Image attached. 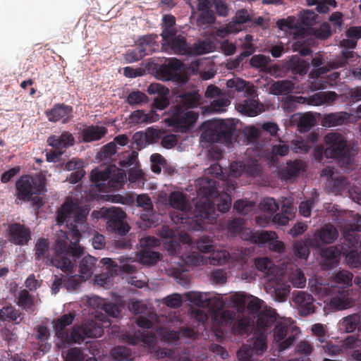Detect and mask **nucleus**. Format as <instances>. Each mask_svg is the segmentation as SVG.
Listing matches in <instances>:
<instances>
[{
	"label": "nucleus",
	"instance_id": "f257e3e1",
	"mask_svg": "<svg viewBox=\"0 0 361 361\" xmlns=\"http://www.w3.org/2000/svg\"><path fill=\"white\" fill-rule=\"evenodd\" d=\"M89 209L79 207L76 201H66L57 212L56 221L62 225L66 222L69 235L63 231L56 233L53 245V255L49 253V243L47 238H39L35 246L36 260L45 261L47 264L61 269L63 272L71 273L75 263L83 252L79 245L81 232L87 229V216Z\"/></svg>",
	"mask_w": 361,
	"mask_h": 361
},
{
	"label": "nucleus",
	"instance_id": "f03ea898",
	"mask_svg": "<svg viewBox=\"0 0 361 361\" xmlns=\"http://www.w3.org/2000/svg\"><path fill=\"white\" fill-rule=\"evenodd\" d=\"M200 96L195 92H188L177 97V104L171 109L169 122L171 126L181 128L182 130L189 129L197 120L199 114L189 109L197 107L200 104Z\"/></svg>",
	"mask_w": 361,
	"mask_h": 361
},
{
	"label": "nucleus",
	"instance_id": "7ed1b4c3",
	"mask_svg": "<svg viewBox=\"0 0 361 361\" xmlns=\"http://www.w3.org/2000/svg\"><path fill=\"white\" fill-rule=\"evenodd\" d=\"M325 157L334 159L343 165L350 166L353 161V147L344 136L337 132L327 133L324 137Z\"/></svg>",
	"mask_w": 361,
	"mask_h": 361
},
{
	"label": "nucleus",
	"instance_id": "20e7f679",
	"mask_svg": "<svg viewBox=\"0 0 361 361\" xmlns=\"http://www.w3.org/2000/svg\"><path fill=\"white\" fill-rule=\"evenodd\" d=\"M126 180V173L123 169L110 166L104 170L94 169L90 173V180L100 192L118 190Z\"/></svg>",
	"mask_w": 361,
	"mask_h": 361
},
{
	"label": "nucleus",
	"instance_id": "39448f33",
	"mask_svg": "<svg viewBox=\"0 0 361 361\" xmlns=\"http://www.w3.org/2000/svg\"><path fill=\"white\" fill-rule=\"evenodd\" d=\"M17 199L23 202L35 201L33 195L42 194L45 190L42 180L30 175H23L16 183Z\"/></svg>",
	"mask_w": 361,
	"mask_h": 361
},
{
	"label": "nucleus",
	"instance_id": "423d86ee",
	"mask_svg": "<svg viewBox=\"0 0 361 361\" xmlns=\"http://www.w3.org/2000/svg\"><path fill=\"white\" fill-rule=\"evenodd\" d=\"M267 335L264 331H255L248 343L238 351L240 361H253L254 355H262L267 349Z\"/></svg>",
	"mask_w": 361,
	"mask_h": 361
},
{
	"label": "nucleus",
	"instance_id": "0eeeda50",
	"mask_svg": "<svg viewBox=\"0 0 361 361\" xmlns=\"http://www.w3.org/2000/svg\"><path fill=\"white\" fill-rule=\"evenodd\" d=\"M235 126L224 121H219L214 128L205 130L201 134V140L203 142L215 143L219 142H230Z\"/></svg>",
	"mask_w": 361,
	"mask_h": 361
},
{
	"label": "nucleus",
	"instance_id": "6e6552de",
	"mask_svg": "<svg viewBox=\"0 0 361 361\" xmlns=\"http://www.w3.org/2000/svg\"><path fill=\"white\" fill-rule=\"evenodd\" d=\"M104 216L107 219V229L121 236H124L130 231L129 225L124 221L126 213L119 208L111 207L106 209Z\"/></svg>",
	"mask_w": 361,
	"mask_h": 361
},
{
	"label": "nucleus",
	"instance_id": "1a4fd4ad",
	"mask_svg": "<svg viewBox=\"0 0 361 361\" xmlns=\"http://www.w3.org/2000/svg\"><path fill=\"white\" fill-rule=\"evenodd\" d=\"M103 333V326L100 322L90 320L81 326H74L71 331V337L73 343H80L86 338H98Z\"/></svg>",
	"mask_w": 361,
	"mask_h": 361
},
{
	"label": "nucleus",
	"instance_id": "9d476101",
	"mask_svg": "<svg viewBox=\"0 0 361 361\" xmlns=\"http://www.w3.org/2000/svg\"><path fill=\"white\" fill-rule=\"evenodd\" d=\"M251 242L257 244L268 243V247L270 250L281 253L285 250V245L281 240H277L278 235L275 231H260L257 232H250L247 238Z\"/></svg>",
	"mask_w": 361,
	"mask_h": 361
},
{
	"label": "nucleus",
	"instance_id": "9b49d317",
	"mask_svg": "<svg viewBox=\"0 0 361 361\" xmlns=\"http://www.w3.org/2000/svg\"><path fill=\"white\" fill-rule=\"evenodd\" d=\"M182 68L183 63L177 59H172L167 63L159 66L157 73L164 81L181 82L183 79Z\"/></svg>",
	"mask_w": 361,
	"mask_h": 361
},
{
	"label": "nucleus",
	"instance_id": "f8f14e48",
	"mask_svg": "<svg viewBox=\"0 0 361 361\" xmlns=\"http://www.w3.org/2000/svg\"><path fill=\"white\" fill-rule=\"evenodd\" d=\"M48 120L56 123L61 121L63 124L70 123L73 118V108L63 103L56 104L50 109L45 111Z\"/></svg>",
	"mask_w": 361,
	"mask_h": 361
},
{
	"label": "nucleus",
	"instance_id": "ddd939ff",
	"mask_svg": "<svg viewBox=\"0 0 361 361\" xmlns=\"http://www.w3.org/2000/svg\"><path fill=\"white\" fill-rule=\"evenodd\" d=\"M337 235L338 232L335 227L328 224L317 231L312 238H307V242L311 247L317 248L323 244L333 243Z\"/></svg>",
	"mask_w": 361,
	"mask_h": 361
},
{
	"label": "nucleus",
	"instance_id": "4468645a",
	"mask_svg": "<svg viewBox=\"0 0 361 361\" xmlns=\"http://www.w3.org/2000/svg\"><path fill=\"white\" fill-rule=\"evenodd\" d=\"M154 45V37L152 35H145L140 39L136 48L129 50L126 59L130 62L138 61L148 55Z\"/></svg>",
	"mask_w": 361,
	"mask_h": 361
},
{
	"label": "nucleus",
	"instance_id": "2eb2a0df",
	"mask_svg": "<svg viewBox=\"0 0 361 361\" xmlns=\"http://www.w3.org/2000/svg\"><path fill=\"white\" fill-rule=\"evenodd\" d=\"M216 193V188L215 184L204 192L206 198L197 202L195 204V212L203 219L212 220L214 219L215 206L211 201L212 197Z\"/></svg>",
	"mask_w": 361,
	"mask_h": 361
},
{
	"label": "nucleus",
	"instance_id": "dca6fc26",
	"mask_svg": "<svg viewBox=\"0 0 361 361\" xmlns=\"http://www.w3.org/2000/svg\"><path fill=\"white\" fill-rule=\"evenodd\" d=\"M9 240L18 245H27L31 240V232L29 228L20 223H13L8 228Z\"/></svg>",
	"mask_w": 361,
	"mask_h": 361
},
{
	"label": "nucleus",
	"instance_id": "f3484780",
	"mask_svg": "<svg viewBox=\"0 0 361 361\" xmlns=\"http://www.w3.org/2000/svg\"><path fill=\"white\" fill-rule=\"evenodd\" d=\"M75 319L73 314H66L62 315L54 323L56 336L65 344L73 343L72 341L71 333L69 334L67 326L71 325Z\"/></svg>",
	"mask_w": 361,
	"mask_h": 361
},
{
	"label": "nucleus",
	"instance_id": "a211bd4d",
	"mask_svg": "<svg viewBox=\"0 0 361 361\" xmlns=\"http://www.w3.org/2000/svg\"><path fill=\"white\" fill-rule=\"evenodd\" d=\"M289 152V147L286 145H276L271 148L266 145H262L260 149H257L255 153V156L258 157H264L269 160L273 165L278 162V156H285Z\"/></svg>",
	"mask_w": 361,
	"mask_h": 361
},
{
	"label": "nucleus",
	"instance_id": "6ab92c4d",
	"mask_svg": "<svg viewBox=\"0 0 361 361\" xmlns=\"http://www.w3.org/2000/svg\"><path fill=\"white\" fill-rule=\"evenodd\" d=\"M293 301L298 306L300 314L302 316H307L315 312L314 300L312 295L304 291H298L294 297Z\"/></svg>",
	"mask_w": 361,
	"mask_h": 361
},
{
	"label": "nucleus",
	"instance_id": "aec40b11",
	"mask_svg": "<svg viewBox=\"0 0 361 361\" xmlns=\"http://www.w3.org/2000/svg\"><path fill=\"white\" fill-rule=\"evenodd\" d=\"M47 142L49 145L56 150L57 156H60L68 147L74 145L75 138L71 133L63 131L60 135H52L49 137Z\"/></svg>",
	"mask_w": 361,
	"mask_h": 361
},
{
	"label": "nucleus",
	"instance_id": "412c9836",
	"mask_svg": "<svg viewBox=\"0 0 361 361\" xmlns=\"http://www.w3.org/2000/svg\"><path fill=\"white\" fill-rule=\"evenodd\" d=\"M147 92L149 94H158L154 98L153 103V106L156 109L164 110L169 105V100L167 97L169 90L164 85L159 83H152L147 87Z\"/></svg>",
	"mask_w": 361,
	"mask_h": 361
},
{
	"label": "nucleus",
	"instance_id": "4be33fe9",
	"mask_svg": "<svg viewBox=\"0 0 361 361\" xmlns=\"http://www.w3.org/2000/svg\"><path fill=\"white\" fill-rule=\"evenodd\" d=\"M162 49L166 52L178 55L191 54L190 47L188 46L186 39L181 35H178L169 42H163Z\"/></svg>",
	"mask_w": 361,
	"mask_h": 361
},
{
	"label": "nucleus",
	"instance_id": "5701e85b",
	"mask_svg": "<svg viewBox=\"0 0 361 361\" xmlns=\"http://www.w3.org/2000/svg\"><path fill=\"white\" fill-rule=\"evenodd\" d=\"M233 317L232 314L226 312L222 316L228 323H233L232 329L235 334L247 335L252 332L254 322L250 318L243 317L233 322Z\"/></svg>",
	"mask_w": 361,
	"mask_h": 361
},
{
	"label": "nucleus",
	"instance_id": "b1692460",
	"mask_svg": "<svg viewBox=\"0 0 361 361\" xmlns=\"http://www.w3.org/2000/svg\"><path fill=\"white\" fill-rule=\"evenodd\" d=\"M212 2V0H200L198 8L201 12L197 18V26L205 28L215 22V15L210 9Z\"/></svg>",
	"mask_w": 361,
	"mask_h": 361
},
{
	"label": "nucleus",
	"instance_id": "393cba45",
	"mask_svg": "<svg viewBox=\"0 0 361 361\" xmlns=\"http://www.w3.org/2000/svg\"><path fill=\"white\" fill-rule=\"evenodd\" d=\"M288 326L282 323L277 324L274 329V339L279 343V348L281 351L288 348L295 341V337L290 335L288 337Z\"/></svg>",
	"mask_w": 361,
	"mask_h": 361
},
{
	"label": "nucleus",
	"instance_id": "a878e982",
	"mask_svg": "<svg viewBox=\"0 0 361 361\" xmlns=\"http://www.w3.org/2000/svg\"><path fill=\"white\" fill-rule=\"evenodd\" d=\"M305 165L300 159L289 161L286 166L278 169V176L281 180H289L297 176L301 171H305Z\"/></svg>",
	"mask_w": 361,
	"mask_h": 361
},
{
	"label": "nucleus",
	"instance_id": "bb28decb",
	"mask_svg": "<svg viewBox=\"0 0 361 361\" xmlns=\"http://www.w3.org/2000/svg\"><path fill=\"white\" fill-rule=\"evenodd\" d=\"M137 205L142 207L147 213L141 214V219L145 221L147 227H152L154 224L153 220V204L152 202L147 194H141L137 195L136 199Z\"/></svg>",
	"mask_w": 361,
	"mask_h": 361
},
{
	"label": "nucleus",
	"instance_id": "cd10ccee",
	"mask_svg": "<svg viewBox=\"0 0 361 361\" xmlns=\"http://www.w3.org/2000/svg\"><path fill=\"white\" fill-rule=\"evenodd\" d=\"M185 297L189 301L200 307H213L214 306V302L209 298V294L207 293L189 292L185 294ZM215 302L216 303L215 305L216 308L223 306V302L219 300Z\"/></svg>",
	"mask_w": 361,
	"mask_h": 361
},
{
	"label": "nucleus",
	"instance_id": "c85d7f7f",
	"mask_svg": "<svg viewBox=\"0 0 361 361\" xmlns=\"http://www.w3.org/2000/svg\"><path fill=\"white\" fill-rule=\"evenodd\" d=\"M340 251L334 246H330L322 251V267L329 270L336 267L339 262Z\"/></svg>",
	"mask_w": 361,
	"mask_h": 361
},
{
	"label": "nucleus",
	"instance_id": "c756f323",
	"mask_svg": "<svg viewBox=\"0 0 361 361\" xmlns=\"http://www.w3.org/2000/svg\"><path fill=\"white\" fill-rule=\"evenodd\" d=\"M245 221L242 218H235L232 220L229 221L226 224V228L228 233L232 235L235 236L238 234L242 239L245 240H250L248 238L250 232H254L253 231L245 229L244 227Z\"/></svg>",
	"mask_w": 361,
	"mask_h": 361
},
{
	"label": "nucleus",
	"instance_id": "7c9ffc66",
	"mask_svg": "<svg viewBox=\"0 0 361 361\" xmlns=\"http://www.w3.org/2000/svg\"><path fill=\"white\" fill-rule=\"evenodd\" d=\"M235 166L240 167V170L245 171L250 176H258L262 173V167L256 159H247L242 162H235L231 164L232 171H235Z\"/></svg>",
	"mask_w": 361,
	"mask_h": 361
},
{
	"label": "nucleus",
	"instance_id": "2f4dec72",
	"mask_svg": "<svg viewBox=\"0 0 361 361\" xmlns=\"http://www.w3.org/2000/svg\"><path fill=\"white\" fill-rule=\"evenodd\" d=\"M107 129L104 126L91 125L82 129L81 135L85 142L98 141L105 136Z\"/></svg>",
	"mask_w": 361,
	"mask_h": 361
},
{
	"label": "nucleus",
	"instance_id": "473e14b6",
	"mask_svg": "<svg viewBox=\"0 0 361 361\" xmlns=\"http://www.w3.org/2000/svg\"><path fill=\"white\" fill-rule=\"evenodd\" d=\"M245 135L246 137V140L248 144L253 145L254 147H249L247 149V154L248 155H254L257 149H260L262 145H265V144H259L258 142L259 139L262 137V132L259 129L255 128V126L249 127L246 128L245 132Z\"/></svg>",
	"mask_w": 361,
	"mask_h": 361
},
{
	"label": "nucleus",
	"instance_id": "72a5a7b5",
	"mask_svg": "<svg viewBox=\"0 0 361 361\" xmlns=\"http://www.w3.org/2000/svg\"><path fill=\"white\" fill-rule=\"evenodd\" d=\"M355 305V300L349 296L348 291L342 290L338 295L334 296L330 301L331 307L338 310H343L352 307Z\"/></svg>",
	"mask_w": 361,
	"mask_h": 361
},
{
	"label": "nucleus",
	"instance_id": "f704fd0d",
	"mask_svg": "<svg viewBox=\"0 0 361 361\" xmlns=\"http://www.w3.org/2000/svg\"><path fill=\"white\" fill-rule=\"evenodd\" d=\"M251 21L250 15L247 10L241 9L236 12L231 23L226 27L228 32H236L242 29V25L245 23Z\"/></svg>",
	"mask_w": 361,
	"mask_h": 361
},
{
	"label": "nucleus",
	"instance_id": "c9c22d12",
	"mask_svg": "<svg viewBox=\"0 0 361 361\" xmlns=\"http://www.w3.org/2000/svg\"><path fill=\"white\" fill-rule=\"evenodd\" d=\"M95 300L98 304V307L104 311L108 316L114 318L120 317L121 314V307L120 305L99 297H97Z\"/></svg>",
	"mask_w": 361,
	"mask_h": 361
},
{
	"label": "nucleus",
	"instance_id": "e433bc0d",
	"mask_svg": "<svg viewBox=\"0 0 361 361\" xmlns=\"http://www.w3.org/2000/svg\"><path fill=\"white\" fill-rule=\"evenodd\" d=\"M349 118L346 112L331 113L324 116L322 125L324 127H335L343 125Z\"/></svg>",
	"mask_w": 361,
	"mask_h": 361
},
{
	"label": "nucleus",
	"instance_id": "4c0bfd02",
	"mask_svg": "<svg viewBox=\"0 0 361 361\" xmlns=\"http://www.w3.org/2000/svg\"><path fill=\"white\" fill-rule=\"evenodd\" d=\"M169 204L174 209L180 212L187 211L189 207V203L185 194L180 192L174 191L170 194Z\"/></svg>",
	"mask_w": 361,
	"mask_h": 361
},
{
	"label": "nucleus",
	"instance_id": "58836bf2",
	"mask_svg": "<svg viewBox=\"0 0 361 361\" xmlns=\"http://www.w3.org/2000/svg\"><path fill=\"white\" fill-rule=\"evenodd\" d=\"M97 259L90 255L84 257L79 264V272L80 277L84 280L88 279L93 274Z\"/></svg>",
	"mask_w": 361,
	"mask_h": 361
},
{
	"label": "nucleus",
	"instance_id": "ea45409f",
	"mask_svg": "<svg viewBox=\"0 0 361 361\" xmlns=\"http://www.w3.org/2000/svg\"><path fill=\"white\" fill-rule=\"evenodd\" d=\"M276 321V317L271 311H262L258 314L256 326V331H265L267 329L271 326Z\"/></svg>",
	"mask_w": 361,
	"mask_h": 361
},
{
	"label": "nucleus",
	"instance_id": "a19ab883",
	"mask_svg": "<svg viewBox=\"0 0 361 361\" xmlns=\"http://www.w3.org/2000/svg\"><path fill=\"white\" fill-rule=\"evenodd\" d=\"M187 243L193 245L200 252L209 253L214 250V243L212 239L209 235H203L200 238L195 240V242L190 240Z\"/></svg>",
	"mask_w": 361,
	"mask_h": 361
},
{
	"label": "nucleus",
	"instance_id": "79ce46f5",
	"mask_svg": "<svg viewBox=\"0 0 361 361\" xmlns=\"http://www.w3.org/2000/svg\"><path fill=\"white\" fill-rule=\"evenodd\" d=\"M241 111L249 116H255L262 112V106L255 99H247L240 104Z\"/></svg>",
	"mask_w": 361,
	"mask_h": 361
},
{
	"label": "nucleus",
	"instance_id": "37998d69",
	"mask_svg": "<svg viewBox=\"0 0 361 361\" xmlns=\"http://www.w3.org/2000/svg\"><path fill=\"white\" fill-rule=\"evenodd\" d=\"M333 174L334 171L331 168L327 167L322 170V176L331 177V180L329 181V185L331 187L332 192H339L345 188V179L343 177L334 179L332 178Z\"/></svg>",
	"mask_w": 361,
	"mask_h": 361
},
{
	"label": "nucleus",
	"instance_id": "c03bdc74",
	"mask_svg": "<svg viewBox=\"0 0 361 361\" xmlns=\"http://www.w3.org/2000/svg\"><path fill=\"white\" fill-rule=\"evenodd\" d=\"M256 269L267 276L273 275L276 267L273 262L268 257H258L255 260Z\"/></svg>",
	"mask_w": 361,
	"mask_h": 361
},
{
	"label": "nucleus",
	"instance_id": "a18cd8bd",
	"mask_svg": "<svg viewBox=\"0 0 361 361\" xmlns=\"http://www.w3.org/2000/svg\"><path fill=\"white\" fill-rule=\"evenodd\" d=\"M288 67L293 73L303 75L308 71L309 63L299 59L298 57H293L289 61Z\"/></svg>",
	"mask_w": 361,
	"mask_h": 361
},
{
	"label": "nucleus",
	"instance_id": "49530a36",
	"mask_svg": "<svg viewBox=\"0 0 361 361\" xmlns=\"http://www.w3.org/2000/svg\"><path fill=\"white\" fill-rule=\"evenodd\" d=\"M337 97L334 92H319L313 94L310 98V104L312 105H321L324 103L334 102Z\"/></svg>",
	"mask_w": 361,
	"mask_h": 361
},
{
	"label": "nucleus",
	"instance_id": "de8ad7c7",
	"mask_svg": "<svg viewBox=\"0 0 361 361\" xmlns=\"http://www.w3.org/2000/svg\"><path fill=\"white\" fill-rule=\"evenodd\" d=\"M112 361H131L132 351L130 348L124 346H116L111 350Z\"/></svg>",
	"mask_w": 361,
	"mask_h": 361
},
{
	"label": "nucleus",
	"instance_id": "09e8293b",
	"mask_svg": "<svg viewBox=\"0 0 361 361\" xmlns=\"http://www.w3.org/2000/svg\"><path fill=\"white\" fill-rule=\"evenodd\" d=\"M353 277V274L349 271L341 270L333 276V281L336 283V286L345 288L352 285Z\"/></svg>",
	"mask_w": 361,
	"mask_h": 361
},
{
	"label": "nucleus",
	"instance_id": "8fccbe9b",
	"mask_svg": "<svg viewBox=\"0 0 361 361\" xmlns=\"http://www.w3.org/2000/svg\"><path fill=\"white\" fill-rule=\"evenodd\" d=\"M139 261L142 264L154 265L160 259V254L149 248H143L138 255Z\"/></svg>",
	"mask_w": 361,
	"mask_h": 361
},
{
	"label": "nucleus",
	"instance_id": "3c124183",
	"mask_svg": "<svg viewBox=\"0 0 361 361\" xmlns=\"http://www.w3.org/2000/svg\"><path fill=\"white\" fill-rule=\"evenodd\" d=\"M231 259L233 258L226 250H212L209 257L210 263L213 265H223Z\"/></svg>",
	"mask_w": 361,
	"mask_h": 361
},
{
	"label": "nucleus",
	"instance_id": "603ef678",
	"mask_svg": "<svg viewBox=\"0 0 361 361\" xmlns=\"http://www.w3.org/2000/svg\"><path fill=\"white\" fill-rule=\"evenodd\" d=\"M157 333L161 337V340L169 344L176 345L180 340V332H178V329L175 331L169 328H161Z\"/></svg>",
	"mask_w": 361,
	"mask_h": 361
},
{
	"label": "nucleus",
	"instance_id": "864d4df0",
	"mask_svg": "<svg viewBox=\"0 0 361 361\" xmlns=\"http://www.w3.org/2000/svg\"><path fill=\"white\" fill-rule=\"evenodd\" d=\"M294 84L290 80H281L274 82L271 86V92L274 94H288L292 92Z\"/></svg>",
	"mask_w": 361,
	"mask_h": 361
},
{
	"label": "nucleus",
	"instance_id": "5fc2aeb1",
	"mask_svg": "<svg viewBox=\"0 0 361 361\" xmlns=\"http://www.w3.org/2000/svg\"><path fill=\"white\" fill-rule=\"evenodd\" d=\"M20 316L19 310L11 305H4L0 308V320L1 321L16 322Z\"/></svg>",
	"mask_w": 361,
	"mask_h": 361
},
{
	"label": "nucleus",
	"instance_id": "6e6d98bb",
	"mask_svg": "<svg viewBox=\"0 0 361 361\" xmlns=\"http://www.w3.org/2000/svg\"><path fill=\"white\" fill-rule=\"evenodd\" d=\"M17 304L25 310H31L35 304V297L30 294L27 290H21L19 292Z\"/></svg>",
	"mask_w": 361,
	"mask_h": 361
},
{
	"label": "nucleus",
	"instance_id": "4d7b16f0",
	"mask_svg": "<svg viewBox=\"0 0 361 361\" xmlns=\"http://www.w3.org/2000/svg\"><path fill=\"white\" fill-rule=\"evenodd\" d=\"M293 215V209L291 207L283 206L281 212L276 213L273 217V221L279 226H285Z\"/></svg>",
	"mask_w": 361,
	"mask_h": 361
},
{
	"label": "nucleus",
	"instance_id": "13d9d810",
	"mask_svg": "<svg viewBox=\"0 0 361 361\" xmlns=\"http://www.w3.org/2000/svg\"><path fill=\"white\" fill-rule=\"evenodd\" d=\"M137 156L138 153L135 151L126 152L120 157L118 164L122 168H130L137 163Z\"/></svg>",
	"mask_w": 361,
	"mask_h": 361
},
{
	"label": "nucleus",
	"instance_id": "bf43d9fd",
	"mask_svg": "<svg viewBox=\"0 0 361 361\" xmlns=\"http://www.w3.org/2000/svg\"><path fill=\"white\" fill-rule=\"evenodd\" d=\"M245 39L247 42V44H244L245 50L240 54L238 59L233 61V63L234 67H238L243 58L250 56L255 51V48L250 43L252 41H253V36L251 35H246Z\"/></svg>",
	"mask_w": 361,
	"mask_h": 361
},
{
	"label": "nucleus",
	"instance_id": "052dcab7",
	"mask_svg": "<svg viewBox=\"0 0 361 361\" xmlns=\"http://www.w3.org/2000/svg\"><path fill=\"white\" fill-rule=\"evenodd\" d=\"M147 102V96L140 90L133 91L127 97V102L130 106L142 105Z\"/></svg>",
	"mask_w": 361,
	"mask_h": 361
},
{
	"label": "nucleus",
	"instance_id": "680f3d73",
	"mask_svg": "<svg viewBox=\"0 0 361 361\" xmlns=\"http://www.w3.org/2000/svg\"><path fill=\"white\" fill-rule=\"evenodd\" d=\"M309 246H311L307 240H300L294 243L293 251L295 255L300 259H306L310 255Z\"/></svg>",
	"mask_w": 361,
	"mask_h": 361
},
{
	"label": "nucleus",
	"instance_id": "e2e57ef3",
	"mask_svg": "<svg viewBox=\"0 0 361 361\" xmlns=\"http://www.w3.org/2000/svg\"><path fill=\"white\" fill-rule=\"evenodd\" d=\"M360 322V314H353L343 319V326L347 332H353L357 329Z\"/></svg>",
	"mask_w": 361,
	"mask_h": 361
},
{
	"label": "nucleus",
	"instance_id": "0e129e2a",
	"mask_svg": "<svg viewBox=\"0 0 361 361\" xmlns=\"http://www.w3.org/2000/svg\"><path fill=\"white\" fill-rule=\"evenodd\" d=\"M276 25L281 30L297 29L298 27V21L294 16H288L286 18L278 20Z\"/></svg>",
	"mask_w": 361,
	"mask_h": 361
},
{
	"label": "nucleus",
	"instance_id": "69168bd1",
	"mask_svg": "<svg viewBox=\"0 0 361 361\" xmlns=\"http://www.w3.org/2000/svg\"><path fill=\"white\" fill-rule=\"evenodd\" d=\"M347 264L353 268L361 267V252L357 250H350L345 256Z\"/></svg>",
	"mask_w": 361,
	"mask_h": 361
},
{
	"label": "nucleus",
	"instance_id": "338daca9",
	"mask_svg": "<svg viewBox=\"0 0 361 361\" xmlns=\"http://www.w3.org/2000/svg\"><path fill=\"white\" fill-rule=\"evenodd\" d=\"M254 207V202L244 200H238L235 201L233 204V209H235L238 213L243 214H246L250 212Z\"/></svg>",
	"mask_w": 361,
	"mask_h": 361
},
{
	"label": "nucleus",
	"instance_id": "774afa93",
	"mask_svg": "<svg viewBox=\"0 0 361 361\" xmlns=\"http://www.w3.org/2000/svg\"><path fill=\"white\" fill-rule=\"evenodd\" d=\"M85 359V355L81 349L76 347L68 349L66 355V361H82Z\"/></svg>",
	"mask_w": 361,
	"mask_h": 361
}]
</instances>
